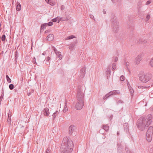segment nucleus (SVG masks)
I'll list each match as a JSON object with an SVG mask.
<instances>
[{
  "mask_svg": "<svg viewBox=\"0 0 153 153\" xmlns=\"http://www.w3.org/2000/svg\"><path fill=\"white\" fill-rule=\"evenodd\" d=\"M84 94L81 90V87L79 88L77 94V99L78 101L84 102Z\"/></svg>",
  "mask_w": 153,
  "mask_h": 153,
  "instance_id": "423d86ee",
  "label": "nucleus"
},
{
  "mask_svg": "<svg viewBox=\"0 0 153 153\" xmlns=\"http://www.w3.org/2000/svg\"><path fill=\"white\" fill-rule=\"evenodd\" d=\"M10 118L11 119V118H10V116H9V114H8V119H10Z\"/></svg>",
  "mask_w": 153,
  "mask_h": 153,
  "instance_id": "864d4df0",
  "label": "nucleus"
},
{
  "mask_svg": "<svg viewBox=\"0 0 153 153\" xmlns=\"http://www.w3.org/2000/svg\"><path fill=\"white\" fill-rule=\"evenodd\" d=\"M3 95L1 94L0 97V98L1 99V98H3Z\"/></svg>",
  "mask_w": 153,
  "mask_h": 153,
  "instance_id": "6e6d98bb",
  "label": "nucleus"
},
{
  "mask_svg": "<svg viewBox=\"0 0 153 153\" xmlns=\"http://www.w3.org/2000/svg\"><path fill=\"white\" fill-rule=\"evenodd\" d=\"M73 147V143L71 139L67 137H64L60 148L62 153H71Z\"/></svg>",
  "mask_w": 153,
  "mask_h": 153,
  "instance_id": "f257e3e1",
  "label": "nucleus"
},
{
  "mask_svg": "<svg viewBox=\"0 0 153 153\" xmlns=\"http://www.w3.org/2000/svg\"><path fill=\"white\" fill-rule=\"evenodd\" d=\"M150 87V86H138V88L139 89H144V88H147L149 87Z\"/></svg>",
  "mask_w": 153,
  "mask_h": 153,
  "instance_id": "4be33fe9",
  "label": "nucleus"
},
{
  "mask_svg": "<svg viewBox=\"0 0 153 153\" xmlns=\"http://www.w3.org/2000/svg\"><path fill=\"white\" fill-rule=\"evenodd\" d=\"M109 93L110 95H115L120 94V92L119 90H116L111 91L109 92Z\"/></svg>",
  "mask_w": 153,
  "mask_h": 153,
  "instance_id": "4468645a",
  "label": "nucleus"
},
{
  "mask_svg": "<svg viewBox=\"0 0 153 153\" xmlns=\"http://www.w3.org/2000/svg\"><path fill=\"white\" fill-rule=\"evenodd\" d=\"M125 77L124 76L122 75L120 77V80L121 81H123L125 80Z\"/></svg>",
  "mask_w": 153,
  "mask_h": 153,
  "instance_id": "7c9ffc66",
  "label": "nucleus"
},
{
  "mask_svg": "<svg viewBox=\"0 0 153 153\" xmlns=\"http://www.w3.org/2000/svg\"><path fill=\"white\" fill-rule=\"evenodd\" d=\"M116 64L115 63H113L112 64V70H114L116 68Z\"/></svg>",
  "mask_w": 153,
  "mask_h": 153,
  "instance_id": "a878e982",
  "label": "nucleus"
},
{
  "mask_svg": "<svg viewBox=\"0 0 153 153\" xmlns=\"http://www.w3.org/2000/svg\"><path fill=\"white\" fill-rule=\"evenodd\" d=\"M142 60V57L141 55H139L137 56L135 59V65H137L139 64L140 61Z\"/></svg>",
  "mask_w": 153,
  "mask_h": 153,
  "instance_id": "9d476101",
  "label": "nucleus"
},
{
  "mask_svg": "<svg viewBox=\"0 0 153 153\" xmlns=\"http://www.w3.org/2000/svg\"><path fill=\"white\" fill-rule=\"evenodd\" d=\"M90 18H91L93 19V18H94V17L93 15H90Z\"/></svg>",
  "mask_w": 153,
  "mask_h": 153,
  "instance_id": "49530a36",
  "label": "nucleus"
},
{
  "mask_svg": "<svg viewBox=\"0 0 153 153\" xmlns=\"http://www.w3.org/2000/svg\"><path fill=\"white\" fill-rule=\"evenodd\" d=\"M45 53L44 52V53H42V55H45Z\"/></svg>",
  "mask_w": 153,
  "mask_h": 153,
  "instance_id": "13d9d810",
  "label": "nucleus"
},
{
  "mask_svg": "<svg viewBox=\"0 0 153 153\" xmlns=\"http://www.w3.org/2000/svg\"><path fill=\"white\" fill-rule=\"evenodd\" d=\"M58 20V18L57 17L56 18H54V19H53L52 20V21L53 22H57V21Z\"/></svg>",
  "mask_w": 153,
  "mask_h": 153,
  "instance_id": "4c0bfd02",
  "label": "nucleus"
},
{
  "mask_svg": "<svg viewBox=\"0 0 153 153\" xmlns=\"http://www.w3.org/2000/svg\"><path fill=\"white\" fill-rule=\"evenodd\" d=\"M6 36L5 35H3L1 37V40L2 41H4L5 40Z\"/></svg>",
  "mask_w": 153,
  "mask_h": 153,
  "instance_id": "c85d7f7f",
  "label": "nucleus"
},
{
  "mask_svg": "<svg viewBox=\"0 0 153 153\" xmlns=\"http://www.w3.org/2000/svg\"><path fill=\"white\" fill-rule=\"evenodd\" d=\"M153 133V127L150 126L148 129L146 134V139L148 142H150L152 140Z\"/></svg>",
  "mask_w": 153,
  "mask_h": 153,
  "instance_id": "39448f33",
  "label": "nucleus"
},
{
  "mask_svg": "<svg viewBox=\"0 0 153 153\" xmlns=\"http://www.w3.org/2000/svg\"><path fill=\"white\" fill-rule=\"evenodd\" d=\"M129 65V63L128 62H127L126 63V66L127 67H128V66Z\"/></svg>",
  "mask_w": 153,
  "mask_h": 153,
  "instance_id": "c03bdc74",
  "label": "nucleus"
},
{
  "mask_svg": "<svg viewBox=\"0 0 153 153\" xmlns=\"http://www.w3.org/2000/svg\"><path fill=\"white\" fill-rule=\"evenodd\" d=\"M75 44L74 43L71 44L69 46V48L71 51H72L74 50Z\"/></svg>",
  "mask_w": 153,
  "mask_h": 153,
  "instance_id": "6ab92c4d",
  "label": "nucleus"
},
{
  "mask_svg": "<svg viewBox=\"0 0 153 153\" xmlns=\"http://www.w3.org/2000/svg\"><path fill=\"white\" fill-rule=\"evenodd\" d=\"M65 9V6L64 5H62L61 7V9L62 10H63Z\"/></svg>",
  "mask_w": 153,
  "mask_h": 153,
  "instance_id": "37998d69",
  "label": "nucleus"
},
{
  "mask_svg": "<svg viewBox=\"0 0 153 153\" xmlns=\"http://www.w3.org/2000/svg\"><path fill=\"white\" fill-rule=\"evenodd\" d=\"M7 122L9 123H11V119L10 118L9 119H8L7 120Z\"/></svg>",
  "mask_w": 153,
  "mask_h": 153,
  "instance_id": "a18cd8bd",
  "label": "nucleus"
},
{
  "mask_svg": "<svg viewBox=\"0 0 153 153\" xmlns=\"http://www.w3.org/2000/svg\"><path fill=\"white\" fill-rule=\"evenodd\" d=\"M151 1H150V0L148 1L146 3V5H148L149 4L151 3Z\"/></svg>",
  "mask_w": 153,
  "mask_h": 153,
  "instance_id": "ea45409f",
  "label": "nucleus"
},
{
  "mask_svg": "<svg viewBox=\"0 0 153 153\" xmlns=\"http://www.w3.org/2000/svg\"><path fill=\"white\" fill-rule=\"evenodd\" d=\"M60 111V110H59V111H56L55 112L53 113L52 115V116L53 118V119H54L56 117L59 113Z\"/></svg>",
  "mask_w": 153,
  "mask_h": 153,
  "instance_id": "f3484780",
  "label": "nucleus"
},
{
  "mask_svg": "<svg viewBox=\"0 0 153 153\" xmlns=\"http://www.w3.org/2000/svg\"><path fill=\"white\" fill-rule=\"evenodd\" d=\"M118 57H114V61L117 62L118 60Z\"/></svg>",
  "mask_w": 153,
  "mask_h": 153,
  "instance_id": "79ce46f5",
  "label": "nucleus"
},
{
  "mask_svg": "<svg viewBox=\"0 0 153 153\" xmlns=\"http://www.w3.org/2000/svg\"><path fill=\"white\" fill-rule=\"evenodd\" d=\"M86 68H83L80 71V73L81 74V76L82 77H83L85 74V70Z\"/></svg>",
  "mask_w": 153,
  "mask_h": 153,
  "instance_id": "ddd939ff",
  "label": "nucleus"
},
{
  "mask_svg": "<svg viewBox=\"0 0 153 153\" xmlns=\"http://www.w3.org/2000/svg\"><path fill=\"white\" fill-rule=\"evenodd\" d=\"M117 104H119L120 103H123V102L122 100H119L117 101Z\"/></svg>",
  "mask_w": 153,
  "mask_h": 153,
  "instance_id": "c756f323",
  "label": "nucleus"
},
{
  "mask_svg": "<svg viewBox=\"0 0 153 153\" xmlns=\"http://www.w3.org/2000/svg\"><path fill=\"white\" fill-rule=\"evenodd\" d=\"M138 76L139 80L142 82L144 83L149 81L151 77V75L150 74L146 73L143 71H141Z\"/></svg>",
  "mask_w": 153,
  "mask_h": 153,
  "instance_id": "20e7f679",
  "label": "nucleus"
},
{
  "mask_svg": "<svg viewBox=\"0 0 153 153\" xmlns=\"http://www.w3.org/2000/svg\"><path fill=\"white\" fill-rule=\"evenodd\" d=\"M43 113L45 116H49L50 114L49 108H45L44 110Z\"/></svg>",
  "mask_w": 153,
  "mask_h": 153,
  "instance_id": "f8f14e48",
  "label": "nucleus"
},
{
  "mask_svg": "<svg viewBox=\"0 0 153 153\" xmlns=\"http://www.w3.org/2000/svg\"><path fill=\"white\" fill-rule=\"evenodd\" d=\"M65 105L64 108V109L63 110V111L64 112H67L68 110V108L67 106V101H65Z\"/></svg>",
  "mask_w": 153,
  "mask_h": 153,
  "instance_id": "dca6fc26",
  "label": "nucleus"
},
{
  "mask_svg": "<svg viewBox=\"0 0 153 153\" xmlns=\"http://www.w3.org/2000/svg\"><path fill=\"white\" fill-rule=\"evenodd\" d=\"M46 2L49 4H50L51 5V0H45Z\"/></svg>",
  "mask_w": 153,
  "mask_h": 153,
  "instance_id": "58836bf2",
  "label": "nucleus"
},
{
  "mask_svg": "<svg viewBox=\"0 0 153 153\" xmlns=\"http://www.w3.org/2000/svg\"><path fill=\"white\" fill-rule=\"evenodd\" d=\"M117 134L118 135V134H119V133H117Z\"/></svg>",
  "mask_w": 153,
  "mask_h": 153,
  "instance_id": "e2e57ef3",
  "label": "nucleus"
},
{
  "mask_svg": "<svg viewBox=\"0 0 153 153\" xmlns=\"http://www.w3.org/2000/svg\"><path fill=\"white\" fill-rule=\"evenodd\" d=\"M150 65L151 67H153V57L150 60Z\"/></svg>",
  "mask_w": 153,
  "mask_h": 153,
  "instance_id": "393cba45",
  "label": "nucleus"
},
{
  "mask_svg": "<svg viewBox=\"0 0 153 153\" xmlns=\"http://www.w3.org/2000/svg\"><path fill=\"white\" fill-rule=\"evenodd\" d=\"M84 102L77 101L75 106V108L78 110L81 109L83 106Z\"/></svg>",
  "mask_w": 153,
  "mask_h": 153,
  "instance_id": "0eeeda50",
  "label": "nucleus"
},
{
  "mask_svg": "<svg viewBox=\"0 0 153 153\" xmlns=\"http://www.w3.org/2000/svg\"><path fill=\"white\" fill-rule=\"evenodd\" d=\"M60 20H59L58 22H59V21H60Z\"/></svg>",
  "mask_w": 153,
  "mask_h": 153,
  "instance_id": "052dcab7",
  "label": "nucleus"
},
{
  "mask_svg": "<svg viewBox=\"0 0 153 153\" xmlns=\"http://www.w3.org/2000/svg\"><path fill=\"white\" fill-rule=\"evenodd\" d=\"M30 95V93H29V94H28V95Z\"/></svg>",
  "mask_w": 153,
  "mask_h": 153,
  "instance_id": "680f3d73",
  "label": "nucleus"
},
{
  "mask_svg": "<svg viewBox=\"0 0 153 153\" xmlns=\"http://www.w3.org/2000/svg\"><path fill=\"white\" fill-rule=\"evenodd\" d=\"M44 62L45 63L47 64V63H46V61H45V60L44 61Z\"/></svg>",
  "mask_w": 153,
  "mask_h": 153,
  "instance_id": "4d7b16f0",
  "label": "nucleus"
},
{
  "mask_svg": "<svg viewBox=\"0 0 153 153\" xmlns=\"http://www.w3.org/2000/svg\"><path fill=\"white\" fill-rule=\"evenodd\" d=\"M127 84L128 83H127ZM128 88L129 89L131 95H133V93H134V90L130 86H129L128 85Z\"/></svg>",
  "mask_w": 153,
  "mask_h": 153,
  "instance_id": "aec40b11",
  "label": "nucleus"
},
{
  "mask_svg": "<svg viewBox=\"0 0 153 153\" xmlns=\"http://www.w3.org/2000/svg\"><path fill=\"white\" fill-rule=\"evenodd\" d=\"M142 39H139L137 41V43H140L142 42Z\"/></svg>",
  "mask_w": 153,
  "mask_h": 153,
  "instance_id": "a19ab883",
  "label": "nucleus"
},
{
  "mask_svg": "<svg viewBox=\"0 0 153 153\" xmlns=\"http://www.w3.org/2000/svg\"><path fill=\"white\" fill-rule=\"evenodd\" d=\"M51 151L50 148H48L46 150L45 153H50Z\"/></svg>",
  "mask_w": 153,
  "mask_h": 153,
  "instance_id": "2f4dec72",
  "label": "nucleus"
},
{
  "mask_svg": "<svg viewBox=\"0 0 153 153\" xmlns=\"http://www.w3.org/2000/svg\"><path fill=\"white\" fill-rule=\"evenodd\" d=\"M142 2L140 1H139L137 4V6L140 7L142 5Z\"/></svg>",
  "mask_w": 153,
  "mask_h": 153,
  "instance_id": "e433bc0d",
  "label": "nucleus"
},
{
  "mask_svg": "<svg viewBox=\"0 0 153 153\" xmlns=\"http://www.w3.org/2000/svg\"><path fill=\"white\" fill-rule=\"evenodd\" d=\"M17 5L16 6V9L18 11H20L21 9V6L19 3L17 2Z\"/></svg>",
  "mask_w": 153,
  "mask_h": 153,
  "instance_id": "a211bd4d",
  "label": "nucleus"
},
{
  "mask_svg": "<svg viewBox=\"0 0 153 153\" xmlns=\"http://www.w3.org/2000/svg\"><path fill=\"white\" fill-rule=\"evenodd\" d=\"M111 21V27L112 32L114 33H118L120 30V25L117 18L113 16Z\"/></svg>",
  "mask_w": 153,
  "mask_h": 153,
  "instance_id": "7ed1b4c3",
  "label": "nucleus"
},
{
  "mask_svg": "<svg viewBox=\"0 0 153 153\" xmlns=\"http://www.w3.org/2000/svg\"><path fill=\"white\" fill-rule=\"evenodd\" d=\"M152 116L149 114L146 117H141L137 120V126L139 130L143 131L146 127L148 126L152 122Z\"/></svg>",
  "mask_w": 153,
  "mask_h": 153,
  "instance_id": "f03ea898",
  "label": "nucleus"
},
{
  "mask_svg": "<svg viewBox=\"0 0 153 153\" xmlns=\"http://www.w3.org/2000/svg\"><path fill=\"white\" fill-rule=\"evenodd\" d=\"M25 123L24 121H22L19 122L17 127V128L20 131L24 129V124Z\"/></svg>",
  "mask_w": 153,
  "mask_h": 153,
  "instance_id": "6e6552de",
  "label": "nucleus"
},
{
  "mask_svg": "<svg viewBox=\"0 0 153 153\" xmlns=\"http://www.w3.org/2000/svg\"><path fill=\"white\" fill-rule=\"evenodd\" d=\"M1 94L3 95V97L4 96V91H3L2 89V94Z\"/></svg>",
  "mask_w": 153,
  "mask_h": 153,
  "instance_id": "8fccbe9b",
  "label": "nucleus"
},
{
  "mask_svg": "<svg viewBox=\"0 0 153 153\" xmlns=\"http://www.w3.org/2000/svg\"><path fill=\"white\" fill-rule=\"evenodd\" d=\"M53 23L52 22H48V23H47V25L48 26H51L52 25H53Z\"/></svg>",
  "mask_w": 153,
  "mask_h": 153,
  "instance_id": "c9c22d12",
  "label": "nucleus"
},
{
  "mask_svg": "<svg viewBox=\"0 0 153 153\" xmlns=\"http://www.w3.org/2000/svg\"><path fill=\"white\" fill-rule=\"evenodd\" d=\"M53 48L57 56L59 58L60 60H61L62 58V56L61 55V53L60 52L58 51L54 47H53Z\"/></svg>",
  "mask_w": 153,
  "mask_h": 153,
  "instance_id": "1a4fd4ad",
  "label": "nucleus"
},
{
  "mask_svg": "<svg viewBox=\"0 0 153 153\" xmlns=\"http://www.w3.org/2000/svg\"><path fill=\"white\" fill-rule=\"evenodd\" d=\"M75 38V36L73 35H71L70 36L68 37L66 39V40H69L71 39Z\"/></svg>",
  "mask_w": 153,
  "mask_h": 153,
  "instance_id": "b1692460",
  "label": "nucleus"
},
{
  "mask_svg": "<svg viewBox=\"0 0 153 153\" xmlns=\"http://www.w3.org/2000/svg\"><path fill=\"white\" fill-rule=\"evenodd\" d=\"M152 86H153V83L152 84V85H151Z\"/></svg>",
  "mask_w": 153,
  "mask_h": 153,
  "instance_id": "bf43d9fd",
  "label": "nucleus"
},
{
  "mask_svg": "<svg viewBox=\"0 0 153 153\" xmlns=\"http://www.w3.org/2000/svg\"><path fill=\"white\" fill-rule=\"evenodd\" d=\"M76 128V126L73 125L70 126L69 128V134H72L73 132L74 131Z\"/></svg>",
  "mask_w": 153,
  "mask_h": 153,
  "instance_id": "9b49d317",
  "label": "nucleus"
},
{
  "mask_svg": "<svg viewBox=\"0 0 153 153\" xmlns=\"http://www.w3.org/2000/svg\"><path fill=\"white\" fill-rule=\"evenodd\" d=\"M103 128L106 131H107L109 129V127L108 126L103 125Z\"/></svg>",
  "mask_w": 153,
  "mask_h": 153,
  "instance_id": "412c9836",
  "label": "nucleus"
},
{
  "mask_svg": "<svg viewBox=\"0 0 153 153\" xmlns=\"http://www.w3.org/2000/svg\"><path fill=\"white\" fill-rule=\"evenodd\" d=\"M32 62L33 63L36 65L37 64V63L36 61V59L35 57H34L33 58Z\"/></svg>",
  "mask_w": 153,
  "mask_h": 153,
  "instance_id": "f704fd0d",
  "label": "nucleus"
},
{
  "mask_svg": "<svg viewBox=\"0 0 153 153\" xmlns=\"http://www.w3.org/2000/svg\"><path fill=\"white\" fill-rule=\"evenodd\" d=\"M103 12L104 14H105V13H106V12L105 11V10H103Z\"/></svg>",
  "mask_w": 153,
  "mask_h": 153,
  "instance_id": "09e8293b",
  "label": "nucleus"
},
{
  "mask_svg": "<svg viewBox=\"0 0 153 153\" xmlns=\"http://www.w3.org/2000/svg\"><path fill=\"white\" fill-rule=\"evenodd\" d=\"M50 59V57L49 56L47 57L46 61H49Z\"/></svg>",
  "mask_w": 153,
  "mask_h": 153,
  "instance_id": "de8ad7c7",
  "label": "nucleus"
},
{
  "mask_svg": "<svg viewBox=\"0 0 153 153\" xmlns=\"http://www.w3.org/2000/svg\"><path fill=\"white\" fill-rule=\"evenodd\" d=\"M54 38V35L53 34H50L47 37V40L49 41H51Z\"/></svg>",
  "mask_w": 153,
  "mask_h": 153,
  "instance_id": "2eb2a0df",
  "label": "nucleus"
},
{
  "mask_svg": "<svg viewBox=\"0 0 153 153\" xmlns=\"http://www.w3.org/2000/svg\"><path fill=\"white\" fill-rule=\"evenodd\" d=\"M110 96L109 93L108 94H107L105 96V97H103V99L104 100H105L107 97H109Z\"/></svg>",
  "mask_w": 153,
  "mask_h": 153,
  "instance_id": "cd10ccee",
  "label": "nucleus"
},
{
  "mask_svg": "<svg viewBox=\"0 0 153 153\" xmlns=\"http://www.w3.org/2000/svg\"><path fill=\"white\" fill-rule=\"evenodd\" d=\"M6 78H7V81L9 83L11 82V79H10L9 78V77L7 75H6Z\"/></svg>",
  "mask_w": 153,
  "mask_h": 153,
  "instance_id": "bb28decb",
  "label": "nucleus"
},
{
  "mask_svg": "<svg viewBox=\"0 0 153 153\" xmlns=\"http://www.w3.org/2000/svg\"><path fill=\"white\" fill-rule=\"evenodd\" d=\"M47 23H45L42 25L41 26V29H43L45 28L46 27L48 26Z\"/></svg>",
  "mask_w": 153,
  "mask_h": 153,
  "instance_id": "5701e85b",
  "label": "nucleus"
},
{
  "mask_svg": "<svg viewBox=\"0 0 153 153\" xmlns=\"http://www.w3.org/2000/svg\"><path fill=\"white\" fill-rule=\"evenodd\" d=\"M112 1L114 2V3L115 2V0H111Z\"/></svg>",
  "mask_w": 153,
  "mask_h": 153,
  "instance_id": "5fc2aeb1",
  "label": "nucleus"
},
{
  "mask_svg": "<svg viewBox=\"0 0 153 153\" xmlns=\"http://www.w3.org/2000/svg\"><path fill=\"white\" fill-rule=\"evenodd\" d=\"M106 137L105 136H103L102 137L103 139H105Z\"/></svg>",
  "mask_w": 153,
  "mask_h": 153,
  "instance_id": "603ef678",
  "label": "nucleus"
},
{
  "mask_svg": "<svg viewBox=\"0 0 153 153\" xmlns=\"http://www.w3.org/2000/svg\"><path fill=\"white\" fill-rule=\"evenodd\" d=\"M150 15L149 14H148V15L146 16V21H148L149 19H150Z\"/></svg>",
  "mask_w": 153,
  "mask_h": 153,
  "instance_id": "72a5a7b5",
  "label": "nucleus"
},
{
  "mask_svg": "<svg viewBox=\"0 0 153 153\" xmlns=\"http://www.w3.org/2000/svg\"><path fill=\"white\" fill-rule=\"evenodd\" d=\"M49 32V30H47L45 31V33H48Z\"/></svg>",
  "mask_w": 153,
  "mask_h": 153,
  "instance_id": "3c124183",
  "label": "nucleus"
},
{
  "mask_svg": "<svg viewBox=\"0 0 153 153\" xmlns=\"http://www.w3.org/2000/svg\"><path fill=\"white\" fill-rule=\"evenodd\" d=\"M9 87L10 90H12L14 88V85L13 84H11L9 85Z\"/></svg>",
  "mask_w": 153,
  "mask_h": 153,
  "instance_id": "473e14b6",
  "label": "nucleus"
}]
</instances>
